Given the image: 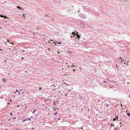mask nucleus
Here are the masks:
<instances>
[{
    "label": "nucleus",
    "instance_id": "f257e3e1",
    "mask_svg": "<svg viewBox=\"0 0 130 130\" xmlns=\"http://www.w3.org/2000/svg\"><path fill=\"white\" fill-rule=\"evenodd\" d=\"M29 121H31V120L30 119L27 118L26 119H25L24 120H23V121L24 122H25V121H29Z\"/></svg>",
    "mask_w": 130,
    "mask_h": 130
},
{
    "label": "nucleus",
    "instance_id": "f03ea898",
    "mask_svg": "<svg viewBox=\"0 0 130 130\" xmlns=\"http://www.w3.org/2000/svg\"><path fill=\"white\" fill-rule=\"evenodd\" d=\"M118 116H116V117L115 118H114L113 119V121H115L116 120V119H117V120H118Z\"/></svg>",
    "mask_w": 130,
    "mask_h": 130
},
{
    "label": "nucleus",
    "instance_id": "7ed1b4c3",
    "mask_svg": "<svg viewBox=\"0 0 130 130\" xmlns=\"http://www.w3.org/2000/svg\"><path fill=\"white\" fill-rule=\"evenodd\" d=\"M77 33H78V32H76V34H76L77 36V38H79H79H80V36H79V35H78V34H77Z\"/></svg>",
    "mask_w": 130,
    "mask_h": 130
},
{
    "label": "nucleus",
    "instance_id": "20e7f679",
    "mask_svg": "<svg viewBox=\"0 0 130 130\" xmlns=\"http://www.w3.org/2000/svg\"><path fill=\"white\" fill-rule=\"evenodd\" d=\"M2 80L3 82H6V79L5 78H4L2 79Z\"/></svg>",
    "mask_w": 130,
    "mask_h": 130
},
{
    "label": "nucleus",
    "instance_id": "39448f33",
    "mask_svg": "<svg viewBox=\"0 0 130 130\" xmlns=\"http://www.w3.org/2000/svg\"><path fill=\"white\" fill-rule=\"evenodd\" d=\"M72 34L73 35H74V36H75V32H72Z\"/></svg>",
    "mask_w": 130,
    "mask_h": 130
},
{
    "label": "nucleus",
    "instance_id": "423d86ee",
    "mask_svg": "<svg viewBox=\"0 0 130 130\" xmlns=\"http://www.w3.org/2000/svg\"><path fill=\"white\" fill-rule=\"evenodd\" d=\"M17 8L19 9H21V7L19 6H17Z\"/></svg>",
    "mask_w": 130,
    "mask_h": 130
},
{
    "label": "nucleus",
    "instance_id": "0eeeda50",
    "mask_svg": "<svg viewBox=\"0 0 130 130\" xmlns=\"http://www.w3.org/2000/svg\"><path fill=\"white\" fill-rule=\"evenodd\" d=\"M127 114L128 116H130V113H129V112L127 113Z\"/></svg>",
    "mask_w": 130,
    "mask_h": 130
},
{
    "label": "nucleus",
    "instance_id": "6e6552de",
    "mask_svg": "<svg viewBox=\"0 0 130 130\" xmlns=\"http://www.w3.org/2000/svg\"><path fill=\"white\" fill-rule=\"evenodd\" d=\"M15 130H21V129H19L18 128H15L14 129Z\"/></svg>",
    "mask_w": 130,
    "mask_h": 130
},
{
    "label": "nucleus",
    "instance_id": "1a4fd4ad",
    "mask_svg": "<svg viewBox=\"0 0 130 130\" xmlns=\"http://www.w3.org/2000/svg\"><path fill=\"white\" fill-rule=\"evenodd\" d=\"M105 106L107 107L109 106V105L108 104H106Z\"/></svg>",
    "mask_w": 130,
    "mask_h": 130
},
{
    "label": "nucleus",
    "instance_id": "9d476101",
    "mask_svg": "<svg viewBox=\"0 0 130 130\" xmlns=\"http://www.w3.org/2000/svg\"><path fill=\"white\" fill-rule=\"evenodd\" d=\"M53 105H56V102H55V101H54L53 103Z\"/></svg>",
    "mask_w": 130,
    "mask_h": 130
},
{
    "label": "nucleus",
    "instance_id": "9b49d317",
    "mask_svg": "<svg viewBox=\"0 0 130 130\" xmlns=\"http://www.w3.org/2000/svg\"><path fill=\"white\" fill-rule=\"evenodd\" d=\"M0 17L1 18H4V16L2 14H1L0 15Z\"/></svg>",
    "mask_w": 130,
    "mask_h": 130
},
{
    "label": "nucleus",
    "instance_id": "f8f14e48",
    "mask_svg": "<svg viewBox=\"0 0 130 130\" xmlns=\"http://www.w3.org/2000/svg\"><path fill=\"white\" fill-rule=\"evenodd\" d=\"M110 126H111V127H114V124H110Z\"/></svg>",
    "mask_w": 130,
    "mask_h": 130
},
{
    "label": "nucleus",
    "instance_id": "ddd939ff",
    "mask_svg": "<svg viewBox=\"0 0 130 130\" xmlns=\"http://www.w3.org/2000/svg\"><path fill=\"white\" fill-rule=\"evenodd\" d=\"M57 113H58L57 112H56L54 113L53 114V115H55L56 114H57Z\"/></svg>",
    "mask_w": 130,
    "mask_h": 130
},
{
    "label": "nucleus",
    "instance_id": "4468645a",
    "mask_svg": "<svg viewBox=\"0 0 130 130\" xmlns=\"http://www.w3.org/2000/svg\"><path fill=\"white\" fill-rule=\"evenodd\" d=\"M36 111V110H35V109H34V111H33L32 112V113H33V114L34 113V112H35V111Z\"/></svg>",
    "mask_w": 130,
    "mask_h": 130
},
{
    "label": "nucleus",
    "instance_id": "2eb2a0df",
    "mask_svg": "<svg viewBox=\"0 0 130 130\" xmlns=\"http://www.w3.org/2000/svg\"><path fill=\"white\" fill-rule=\"evenodd\" d=\"M4 16V18H5V19H6V18H8L6 16Z\"/></svg>",
    "mask_w": 130,
    "mask_h": 130
},
{
    "label": "nucleus",
    "instance_id": "dca6fc26",
    "mask_svg": "<svg viewBox=\"0 0 130 130\" xmlns=\"http://www.w3.org/2000/svg\"><path fill=\"white\" fill-rule=\"evenodd\" d=\"M61 42L60 41H59V42L58 43H57V44H61Z\"/></svg>",
    "mask_w": 130,
    "mask_h": 130
},
{
    "label": "nucleus",
    "instance_id": "f3484780",
    "mask_svg": "<svg viewBox=\"0 0 130 130\" xmlns=\"http://www.w3.org/2000/svg\"><path fill=\"white\" fill-rule=\"evenodd\" d=\"M55 85H51V87H53V86H54Z\"/></svg>",
    "mask_w": 130,
    "mask_h": 130
},
{
    "label": "nucleus",
    "instance_id": "a211bd4d",
    "mask_svg": "<svg viewBox=\"0 0 130 130\" xmlns=\"http://www.w3.org/2000/svg\"><path fill=\"white\" fill-rule=\"evenodd\" d=\"M122 59V58L121 57H120V58H119V59L120 60H121Z\"/></svg>",
    "mask_w": 130,
    "mask_h": 130
},
{
    "label": "nucleus",
    "instance_id": "6ab92c4d",
    "mask_svg": "<svg viewBox=\"0 0 130 130\" xmlns=\"http://www.w3.org/2000/svg\"><path fill=\"white\" fill-rule=\"evenodd\" d=\"M7 42H8L9 43V40H8V39H7Z\"/></svg>",
    "mask_w": 130,
    "mask_h": 130
},
{
    "label": "nucleus",
    "instance_id": "aec40b11",
    "mask_svg": "<svg viewBox=\"0 0 130 130\" xmlns=\"http://www.w3.org/2000/svg\"><path fill=\"white\" fill-rule=\"evenodd\" d=\"M82 98H83V97L82 96H80V99H82Z\"/></svg>",
    "mask_w": 130,
    "mask_h": 130
},
{
    "label": "nucleus",
    "instance_id": "412c9836",
    "mask_svg": "<svg viewBox=\"0 0 130 130\" xmlns=\"http://www.w3.org/2000/svg\"><path fill=\"white\" fill-rule=\"evenodd\" d=\"M12 113H10V115H12Z\"/></svg>",
    "mask_w": 130,
    "mask_h": 130
},
{
    "label": "nucleus",
    "instance_id": "4be33fe9",
    "mask_svg": "<svg viewBox=\"0 0 130 130\" xmlns=\"http://www.w3.org/2000/svg\"><path fill=\"white\" fill-rule=\"evenodd\" d=\"M103 82L105 83H106V82L105 81H104Z\"/></svg>",
    "mask_w": 130,
    "mask_h": 130
},
{
    "label": "nucleus",
    "instance_id": "5701e85b",
    "mask_svg": "<svg viewBox=\"0 0 130 130\" xmlns=\"http://www.w3.org/2000/svg\"><path fill=\"white\" fill-rule=\"evenodd\" d=\"M68 91L69 92H70V91L71 90H70V89H68Z\"/></svg>",
    "mask_w": 130,
    "mask_h": 130
},
{
    "label": "nucleus",
    "instance_id": "b1692460",
    "mask_svg": "<svg viewBox=\"0 0 130 130\" xmlns=\"http://www.w3.org/2000/svg\"><path fill=\"white\" fill-rule=\"evenodd\" d=\"M16 119V117H14V118H13V120H15V119Z\"/></svg>",
    "mask_w": 130,
    "mask_h": 130
},
{
    "label": "nucleus",
    "instance_id": "393cba45",
    "mask_svg": "<svg viewBox=\"0 0 130 130\" xmlns=\"http://www.w3.org/2000/svg\"><path fill=\"white\" fill-rule=\"evenodd\" d=\"M71 66H72V67H73V66L76 67V66H74L73 65H72Z\"/></svg>",
    "mask_w": 130,
    "mask_h": 130
},
{
    "label": "nucleus",
    "instance_id": "a878e982",
    "mask_svg": "<svg viewBox=\"0 0 130 130\" xmlns=\"http://www.w3.org/2000/svg\"><path fill=\"white\" fill-rule=\"evenodd\" d=\"M18 90H16V92H18Z\"/></svg>",
    "mask_w": 130,
    "mask_h": 130
},
{
    "label": "nucleus",
    "instance_id": "bb28decb",
    "mask_svg": "<svg viewBox=\"0 0 130 130\" xmlns=\"http://www.w3.org/2000/svg\"><path fill=\"white\" fill-rule=\"evenodd\" d=\"M28 31L29 32H30V33L31 32V31L30 30H29Z\"/></svg>",
    "mask_w": 130,
    "mask_h": 130
},
{
    "label": "nucleus",
    "instance_id": "cd10ccee",
    "mask_svg": "<svg viewBox=\"0 0 130 130\" xmlns=\"http://www.w3.org/2000/svg\"><path fill=\"white\" fill-rule=\"evenodd\" d=\"M121 107H122V104H121Z\"/></svg>",
    "mask_w": 130,
    "mask_h": 130
},
{
    "label": "nucleus",
    "instance_id": "c85d7f7f",
    "mask_svg": "<svg viewBox=\"0 0 130 130\" xmlns=\"http://www.w3.org/2000/svg\"><path fill=\"white\" fill-rule=\"evenodd\" d=\"M18 93V94H21V93L20 92H19Z\"/></svg>",
    "mask_w": 130,
    "mask_h": 130
},
{
    "label": "nucleus",
    "instance_id": "c756f323",
    "mask_svg": "<svg viewBox=\"0 0 130 130\" xmlns=\"http://www.w3.org/2000/svg\"><path fill=\"white\" fill-rule=\"evenodd\" d=\"M58 120H60V118H58Z\"/></svg>",
    "mask_w": 130,
    "mask_h": 130
},
{
    "label": "nucleus",
    "instance_id": "7c9ffc66",
    "mask_svg": "<svg viewBox=\"0 0 130 130\" xmlns=\"http://www.w3.org/2000/svg\"><path fill=\"white\" fill-rule=\"evenodd\" d=\"M73 71H74V72H75V70L74 69H73Z\"/></svg>",
    "mask_w": 130,
    "mask_h": 130
},
{
    "label": "nucleus",
    "instance_id": "2f4dec72",
    "mask_svg": "<svg viewBox=\"0 0 130 130\" xmlns=\"http://www.w3.org/2000/svg\"><path fill=\"white\" fill-rule=\"evenodd\" d=\"M56 90V88H54V89H53V90Z\"/></svg>",
    "mask_w": 130,
    "mask_h": 130
},
{
    "label": "nucleus",
    "instance_id": "473e14b6",
    "mask_svg": "<svg viewBox=\"0 0 130 130\" xmlns=\"http://www.w3.org/2000/svg\"><path fill=\"white\" fill-rule=\"evenodd\" d=\"M4 61L5 62H7V61L6 60H5Z\"/></svg>",
    "mask_w": 130,
    "mask_h": 130
},
{
    "label": "nucleus",
    "instance_id": "72a5a7b5",
    "mask_svg": "<svg viewBox=\"0 0 130 130\" xmlns=\"http://www.w3.org/2000/svg\"><path fill=\"white\" fill-rule=\"evenodd\" d=\"M32 33L34 34V35H35V33L34 32H33Z\"/></svg>",
    "mask_w": 130,
    "mask_h": 130
},
{
    "label": "nucleus",
    "instance_id": "f704fd0d",
    "mask_svg": "<svg viewBox=\"0 0 130 130\" xmlns=\"http://www.w3.org/2000/svg\"><path fill=\"white\" fill-rule=\"evenodd\" d=\"M39 89L40 90H41V88H39Z\"/></svg>",
    "mask_w": 130,
    "mask_h": 130
},
{
    "label": "nucleus",
    "instance_id": "c9c22d12",
    "mask_svg": "<svg viewBox=\"0 0 130 130\" xmlns=\"http://www.w3.org/2000/svg\"><path fill=\"white\" fill-rule=\"evenodd\" d=\"M7 103L8 104H10V103L9 102H8Z\"/></svg>",
    "mask_w": 130,
    "mask_h": 130
},
{
    "label": "nucleus",
    "instance_id": "e433bc0d",
    "mask_svg": "<svg viewBox=\"0 0 130 130\" xmlns=\"http://www.w3.org/2000/svg\"><path fill=\"white\" fill-rule=\"evenodd\" d=\"M21 58H22V60H23V58H23V57H21Z\"/></svg>",
    "mask_w": 130,
    "mask_h": 130
},
{
    "label": "nucleus",
    "instance_id": "4c0bfd02",
    "mask_svg": "<svg viewBox=\"0 0 130 130\" xmlns=\"http://www.w3.org/2000/svg\"><path fill=\"white\" fill-rule=\"evenodd\" d=\"M83 128V127H82L81 128H81V129H82Z\"/></svg>",
    "mask_w": 130,
    "mask_h": 130
},
{
    "label": "nucleus",
    "instance_id": "58836bf2",
    "mask_svg": "<svg viewBox=\"0 0 130 130\" xmlns=\"http://www.w3.org/2000/svg\"><path fill=\"white\" fill-rule=\"evenodd\" d=\"M22 90V89L20 90H19V91H21V90Z\"/></svg>",
    "mask_w": 130,
    "mask_h": 130
},
{
    "label": "nucleus",
    "instance_id": "ea45409f",
    "mask_svg": "<svg viewBox=\"0 0 130 130\" xmlns=\"http://www.w3.org/2000/svg\"><path fill=\"white\" fill-rule=\"evenodd\" d=\"M47 108V107H46V108H46V109H45V110H46V108Z\"/></svg>",
    "mask_w": 130,
    "mask_h": 130
},
{
    "label": "nucleus",
    "instance_id": "a19ab883",
    "mask_svg": "<svg viewBox=\"0 0 130 130\" xmlns=\"http://www.w3.org/2000/svg\"><path fill=\"white\" fill-rule=\"evenodd\" d=\"M123 62V61H121V62Z\"/></svg>",
    "mask_w": 130,
    "mask_h": 130
},
{
    "label": "nucleus",
    "instance_id": "79ce46f5",
    "mask_svg": "<svg viewBox=\"0 0 130 130\" xmlns=\"http://www.w3.org/2000/svg\"><path fill=\"white\" fill-rule=\"evenodd\" d=\"M27 108V106H26V107H25V108Z\"/></svg>",
    "mask_w": 130,
    "mask_h": 130
},
{
    "label": "nucleus",
    "instance_id": "37998d69",
    "mask_svg": "<svg viewBox=\"0 0 130 130\" xmlns=\"http://www.w3.org/2000/svg\"><path fill=\"white\" fill-rule=\"evenodd\" d=\"M129 97L130 98V94L129 95Z\"/></svg>",
    "mask_w": 130,
    "mask_h": 130
},
{
    "label": "nucleus",
    "instance_id": "c03bdc74",
    "mask_svg": "<svg viewBox=\"0 0 130 130\" xmlns=\"http://www.w3.org/2000/svg\"><path fill=\"white\" fill-rule=\"evenodd\" d=\"M69 84H67V85H68V86H69Z\"/></svg>",
    "mask_w": 130,
    "mask_h": 130
},
{
    "label": "nucleus",
    "instance_id": "a18cd8bd",
    "mask_svg": "<svg viewBox=\"0 0 130 130\" xmlns=\"http://www.w3.org/2000/svg\"><path fill=\"white\" fill-rule=\"evenodd\" d=\"M14 93H15V94L16 93L15 92H14Z\"/></svg>",
    "mask_w": 130,
    "mask_h": 130
},
{
    "label": "nucleus",
    "instance_id": "49530a36",
    "mask_svg": "<svg viewBox=\"0 0 130 130\" xmlns=\"http://www.w3.org/2000/svg\"><path fill=\"white\" fill-rule=\"evenodd\" d=\"M22 15H25V14H22Z\"/></svg>",
    "mask_w": 130,
    "mask_h": 130
},
{
    "label": "nucleus",
    "instance_id": "de8ad7c7",
    "mask_svg": "<svg viewBox=\"0 0 130 130\" xmlns=\"http://www.w3.org/2000/svg\"><path fill=\"white\" fill-rule=\"evenodd\" d=\"M65 95H66V96H67L66 94H65Z\"/></svg>",
    "mask_w": 130,
    "mask_h": 130
},
{
    "label": "nucleus",
    "instance_id": "09e8293b",
    "mask_svg": "<svg viewBox=\"0 0 130 130\" xmlns=\"http://www.w3.org/2000/svg\"><path fill=\"white\" fill-rule=\"evenodd\" d=\"M116 67H117V68H118V67H117V65H116Z\"/></svg>",
    "mask_w": 130,
    "mask_h": 130
},
{
    "label": "nucleus",
    "instance_id": "8fccbe9b",
    "mask_svg": "<svg viewBox=\"0 0 130 130\" xmlns=\"http://www.w3.org/2000/svg\"><path fill=\"white\" fill-rule=\"evenodd\" d=\"M71 38H72V36H71Z\"/></svg>",
    "mask_w": 130,
    "mask_h": 130
},
{
    "label": "nucleus",
    "instance_id": "3c124183",
    "mask_svg": "<svg viewBox=\"0 0 130 130\" xmlns=\"http://www.w3.org/2000/svg\"><path fill=\"white\" fill-rule=\"evenodd\" d=\"M1 28H2L1 27H0V28L1 29Z\"/></svg>",
    "mask_w": 130,
    "mask_h": 130
},
{
    "label": "nucleus",
    "instance_id": "603ef678",
    "mask_svg": "<svg viewBox=\"0 0 130 130\" xmlns=\"http://www.w3.org/2000/svg\"><path fill=\"white\" fill-rule=\"evenodd\" d=\"M36 33L37 34H38V33L37 32H36Z\"/></svg>",
    "mask_w": 130,
    "mask_h": 130
},
{
    "label": "nucleus",
    "instance_id": "864d4df0",
    "mask_svg": "<svg viewBox=\"0 0 130 130\" xmlns=\"http://www.w3.org/2000/svg\"><path fill=\"white\" fill-rule=\"evenodd\" d=\"M5 43V44H6L7 43V42H6Z\"/></svg>",
    "mask_w": 130,
    "mask_h": 130
},
{
    "label": "nucleus",
    "instance_id": "5fc2aeb1",
    "mask_svg": "<svg viewBox=\"0 0 130 130\" xmlns=\"http://www.w3.org/2000/svg\"><path fill=\"white\" fill-rule=\"evenodd\" d=\"M34 129V128H32V129Z\"/></svg>",
    "mask_w": 130,
    "mask_h": 130
},
{
    "label": "nucleus",
    "instance_id": "6e6d98bb",
    "mask_svg": "<svg viewBox=\"0 0 130 130\" xmlns=\"http://www.w3.org/2000/svg\"><path fill=\"white\" fill-rule=\"evenodd\" d=\"M120 124H121V122H120Z\"/></svg>",
    "mask_w": 130,
    "mask_h": 130
},
{
    "label": "nucleus",
    "instance_id": "4d7b16f0",
    "mask_svg": "<svg viewBox=\"0 0 130 130\" xmlns=\"http://www.w3.org/2000/svg\"><path fill=\"white\" fill-rule=\"evenodd\" d=\"M2 50V49H0V50Z\"/></svg>",
    "mask_w": 130,
    "mask_h": 130
},
{
    "label": "nucleus",
    "instance_id": "13d9d810",
    "mask_svg": "<svg viewBox=\"0 0 130 130\" xmlns=\"http://www.w3.org/2000/svg\"><path fill=\"white\" fill-rule=\"evenodd\" d=\"M26 105V104H25V105Z\"/></svg>",
    "mask_w": 130,
    "mask_h": 130
},
{
    "label": "nucleus",
    "instance_id": "bf43d9fd",
    "mask_svg": "<svg viewBox=\"0 0 130 130\" xmlns=\"http://www.w3.org/2000/svg\"><path fill=\"white\" fill-rule=\"evenodd\" d=\"M43 125H44V123L43 124Z\"/></svg>",
    "mask_w": 130,
    "mask_h": 130
},
{
    "label": "nucleus",
    "instance_id": "052dcab7",
    "mask_svg": "<svg viewBox=\"0 0 130 130\" xmlns=\"http://www.w3.org/2000/svg\"><path fill=\"white\" fill-rule=\"evenodd\" d=\"M125 64V62H124V64Z\"/></svg>",
    "mask_w": 130,
    "mask_h": 130
},
{
    "label": "nucleus",
    "instance_id": "680f3d73",
    "mask_svg": "<svg viewBox=\"0 0 130 130\" xmlns=\"http://www.w3.org/2000/svg\"><path fill=\"white\" fill-rule=\"evenodd\" d=\"M64 83V84H66V83Z\"/></svg>",
    "mask_w": 130,
    "mask_h": 130
},
{
    "label": "nucleus",
    "instance_id": "e2e57ef3",
    "mask_svg": "<svg viewBox=\"0 0 130 130\" xmlns=\"http://www.w3.org/2000/svg\"><path fill=\"white\" fill-rule=\"evenodd\" d=\"M8 75H9V74L8 73Z\"/></svg>",
    "mask_w": 130,
    "mask_h": 130
},
{
    "label": "nucleus",
    "instance_id": "0e129e2a",
    "mask_svg": "<svg viewBox=\"0 0 130 130\" xmlns=\"http://www.w3.org/2000/svg\"><path fill=\"white\" fill-rule=\"evenodd\" d=\"M2 98V97H1V98Z\"/></svg>",
    "mask_w": 130,
    "mask_h": 130
},
{
    "label": "nucleus",
    "instance_id": "69168bd1",
    "mask_svg": "<svg viewBox=\"0 0 130 130\" xmlns=\"http://www.w3.org/2000/svg\"><path fill=\"white\" fill-rule=\"evenodd\" d=\"M31 117V118H32V117Z\"/></svg>",
    "mask_w": 130,
    "mask_h": 130
},
{
    "label": "nucleus",
    "instance_id": "338daca9",
    "mask_svg": "<svg viewBox=\"0 0 130 130\" xmlns=\"http://www.w3.org/2000/svg\"><path fill=\"white\" fill-rule=\"evenodd\" d=\"M121 1H122V0H121Z\"/></svg>",
    "mask_w": 130,
    "mask_h": 130
},
{
    "label": "nucleus",
    "instance_id": "774afa93",
    "mask_svg": "<svg viewBox=\"0 0 130 130\" xmlns=\"http://www.w3.org/2000/svg\"><path fill=\"white\" fill-rule=\"evenodd\" d=\"M121 1H122V0H121Z\"/></svg>",
    "mask_w": 130,
    "mask_h": 130
}]
</instances>
